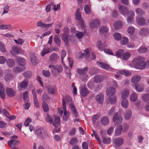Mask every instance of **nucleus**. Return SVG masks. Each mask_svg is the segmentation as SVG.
Here are the masks:
<instances>
[{
  "mask_svg": "<svg viewBox=\"0 0 149 149\" xmlns=\"http://www.w3.org/2000/svg\"><path fill=\"white\" fill-rule=\"evenodd\" d=\"M135 68L138 69H143L145 68L146 63L141 57H137L134 59L133 61Z\"/></svg>",
  "mask_w": 149,
  "mask_h": 149,
  "instance_id": "nucleus-1",
  "label": "nucleus"
},
{
  "mask_svg": "<svg viewBox=\"0 0 149 149\" xmlns=\"http://www.w3.org/2000/svg\"><path fill=\"white\" fill-rule=\"evenodd\" d=\"M88 69V68L87 67L83 68H78L77 69L78 73L81 75V78L83 81H85L87 79V73Z\"/></svg>",
  "mask_w": 149,
  "mask_h": 149,
  "instance_id": "nucleus-2",
  "label": "nucleus"
},
{
  "mask_svg": "<svg viewBox=\"0 0 149 149\" xmlns=\"http://www.w3.org/2000/svg\"><path fill=\"white\" fill-rule=\"evenodd\" d=\"M123 118L118 113H115L113 119V122L115 124H121L122 122Z\"/></svg>",
  "mask_w": 149,
  "mask_h": 149,
  "instance_id": "nucleus-3",
  "label": "nucleus"
},
{
  "mask_svg": "<svg viewBox=\"0 0 149 149\" xmlns=\"http://www.w3.org/2000/svg\"><path fill=\"white\" fill-rule=\"evenodd\" d=\"M124 142L123 139L121 137L115 138L113 141L114 144L117 147L121 146L123 144Z\"/></svg>",
  "mask_w": 149,
  "mask_h": 149,
  "instance_id": "nucleus-4",
  "label": "nucleus"
},
{
  "mask_svg": "<svg viewBox=\"0 0 149 149\" xmlns=\"http://www.w3.org/2000/svg\"><path fill=\"white\" fill-rule=\"evenodd\" d=\"M28 80L26 79H25L18 85V88L19 90L21 91L25 90L28 85Z\"/></svg>",
  "mask_w": 149,
  "mask_h": 149,
  "instance_id": "nucleus-5",
  "label": "nucleus"
},
{
  "mask_svg": "<svg viewBox=\"0 0 149 149\" xmlns=\"http://www.w3.org/2000/svg\"><path fill=\"white\" fill-rule=\"evenodd\" d=\"M118 7L119 10V13L125 15L128 13V10L125 6L118 4Z\"/></svg>",
  "mask_w": 149,
  "mask_h": 149,
  "instance_id": "nucleus-6",
  "label": "nucleus"
},
{
  "mask_svg": "<svg viewBox=\"0 0 149 149\" xmlns=\"http://www.w3.org/2000/svg\"><path fill=\"white\" fill-rule=\"evenodd\" d=\"M35 133L38 136L42 139L45 138L46 135L44 130L43 129H37Z\"/></svg>",
  "mask_w": 149,
  "mask_h": 149,
  "instance_id": "nucleus-7",
  "label": "nucleus"
},
{
  "mask_svg": "<svg viewBox=\"0 0 149 149\" xmlns=\"http://www.w3.org/2000/svg\"><path fill=\"white\" fill-rule=\"evenodd\" d=\"M137 23L139 25L143 26L145 24V20L143 16H138L136 18Z\"/></svg>",
  "mask_w": 149,
  "mask_h": 149,
  "instance_id": "nucleus-8",
  "label": "nucleus"
},
{
  "mask_svg": "<svg viewBox=\"0 0 149 149\" xmlns=\"http://www.w3.org/2000/svg\"><path fill=\"white\" fill-rule=\"evenodd\" d=\"M134 12L133 11H130L128 13L127 18V22L130 24L132 23L134 19Z\"/></svg>",
  "mask_w": 149,
  "mask_h": 149,
  "instance_id": "nucleus-9",
  "label": "nucleus"
},
{
  "mask_svg": "<svg viewBox=\"0 0 149 149\" xmlns=\"http://www.w3.org/2000/svg\"><path fill=\"white\" fill-rule=\"evenodd\" d=\"M75 18L78 20L79 21V22L81 26L84 24V21L81 18V14L79 11V9L78 8L77 10L76 13L75 14Z\"/></svg>",
  "mask_w": 149,
  "mask_h": 149,
  "instance_id": "nucleus-10",
  "label": "nucleus"
},
{
  "mask_svg": "<svg viewBox=\"0 0 149 149\" xmlns=\"http://www.w3.org/2000/svg\"><path fill=\"white\" fill-rule=\"evenodd\" d=\"M15 60L21 66H24V65L26 64L25 59L20 57L18 56H16L15 58Z\"/></svg>",
  "mask_w": 149,
  "mask_h": 149,
  "instance_id": "nucleus-11",
  "label": "nucleus"
},
{
  "mask_svg": "<svg viewBox=\"0 0 149 149\" xmlns=\"http://www.w3.org/2000/svg\"><path fill=\"white\" fill-rule=\"evenodd\" d=\"M95 100L98 103L100 104H103L104 100V96L102 93H100L99 95L96 96Z\"/></svg>",
  "mask_w": 149,
  "mask_h": 149,
  "instance_id": "nucleus-12",
  "label": "nucleus"
},
{
  "mask_svg": "<svg viewBox=\"0 0 149 149\" xmlns=\"http://www.w3.org/2000/svg\"><path fill=\"white\" fill-rule=\"evenodd\" d=\"M104 80V77L102 75H95L94 77V81L96 83H100L102 81Z\"/></svg>",
  "mask_w": 149,
  "mask_h": 149,
  "instance_id": "nucleus-13",
  "label": "nucleus"
},
{
  "mask_svg": "<svg viewBox=\"0 0 149 149\" xmlns=\"http://www.w3.org/2000/svg\"><path fill=\"white\" fill-rule=\"evenodd\" d=\"M7 95L10 97H12L15 96V92L12 88H8L6 90Z\"/></svg>",
  "mask_w": 149,
  "mask_h": 149,
  "instance_id": "nucleus-14",
  "label": "nucleus"
},
{
  "mask_svg": "<svg viewBox=\"0 0 149 149\" xmlns=\"http://www.w3.org/2000/svg\"><path fill=\"white\" fill-rule=\"evenodd\" d=\"M100 25V20L98 19H96L92 21L90 24V27L92 28H94L97 27Z\"/></svg>",
  "mask_w": 149,
  "mask_h": 149,
  "instance_id": "nucleus-15",
  "label": "nucleus"
},
{
  "mask_svg": "<svg viewBox=\"0 0 149 149\" xmlns=\"http://www.w3.org/2000/svg\"><path fill=\"white\" fill-rule=\"evenodd\" d=\"M116 92L115 89L112 87L108 88L106 90V93L107 95L111 96L114 95Z\"/></svg>",
  "mask_w": 149,
  "mask_h": 149,
  "instance_id": "nucleus-16",
  "label": "nucleus"
},
{
  "mask_svg": "<svg viewBox=\"0 0 149 149\" xmlns=\"http://www.w3.org/2000/svg\"><path fill=\"white\" fill-rule=\"evenodd\" d=\"M80 93L82 96L85 97L88 95L89 91L86 87H84L80 90Z\"/></svg>",
  "mask_w": 149,
  "mask_h": 149,
  "instance_id": "nucleus-17",
  "label": "nucleus"
},
{
  "mask_svg": "<svg viewBox=\"0 0 149 149\" xmlns=\"http://www.w3.org/2000/svg\"><path fill=\"white\" fill-rule=\"evenodd\" d=\"M129 95V90L126 89H123L122 91L121 97L123 99H125Z\"/></svg>",
  "mask_w": 149,
  "mask_h": 149,
  "instance_id": "nucleus-18",
  "label": "nucleus"
},
{
  "mask_svg": "<svg viewBox=\"0 0 149 149\" xmlns=\"http://www.w3.org/2000/svg\"><path fill=\"white\" fill-rule=\"evenodd\" d=\"M117 100V97L116 95L109 97L107 101V104L110 103L112 104H114L116 103Z\"/></svg>",
  "mask_w": 149,
  "mask_h": 149,
  "instance_id": "nucleus-19",
  "label": "nucleus"
},
{
  "mask_svg": "<svg viewBox=\"0 0 149 149\" xmlns=\"http://www.w3.org/2000/svg\"><path fill=\"white\" fill-rule=\"evenodd\" d=\"M123 127L122 125H119L117 126L115 131V134L116 136H119L123 131Z\"/></svg>",
  "mask_w": 149,
  "mask_h": 149,
  "instance_id": "nucleus-20",
  "label": "nucleus"
},
{
  "mask_svg": "<svg viewBox=\"0 0 149 149\" xmlns=\"http://www.w3.org/2000/svg\"><path fill=\"white\" fill-rule=\"evenodd\" d=\"M5 89L3 84L0 82V96L3 99L5 98Z\"/></svg>",
  "mask_w": 149,
  "mask_h": 149,
  "instance_id": "nucleus-21",
  "label": "nucleus"
},
{
  "mask_svg": "<svg viewBox=\"0 0 149 149\" xmlns=\"http://www.w3.org/2000/svg\"><path fill=\"white\" fill-rule=\"evenodd\" d=\"M109 119L107 116L102 117L101 119V122L102 124L104 125H108L109 123Z\"/></svg>",
  "mask_w": 149,
  "mask_h": 149,
  "instance_id": "nucleus-22",
  "label": "nucleus"
},
{
  "mask_svg": "<svg viewBox=\"0 0 149 149\" xmlns=\"http://www.w3.org/2000/svg\"><path fill=\"white\" fill-rule=\"evenodd\" d=\"M61 38L66 45H68L69 43V38L68 35L67 33H63L62 35Z\"/></svg>",
  "mask_w": 149,
  "mask_h": 149,
  "instance_id": "nucleus-23",
  "label": "nucleus"
},
{
  "mask_svg": "<svg viewBox=\"0 0 149 149\" xmlns=\"http://www.w3.org/2000/svg\"><path fill=\"white\" fill-rule=\"evenodd\" d=\"M136 90L138 92L142 91L144 87V86L142 84H137L134 85Z\"/></svg>",
  "mask_w": 149,
  "mask_h": 149,
  "instance_id": "nucleus-24",
  "label": "nucleus"
},
{
  "mask_svg": "<svg viewBox=\"0 0 149 149\" xmlns=\"http://www.w3.org/2000/svg\"><path fill=\"white\" fill-rule=\"evenodd\" d=\"M141 79V77L139 75L134 76L132 78L131 82L133 83L136 84Z\"/></svg>",
  "mask_w": 149,
  "mask_h": 149,
  "instance_id": "nucleus-25",
  "label": "nucleus"
},
{
  "mask_svg": "<svg viewBox=\"0 0 149 149\" xmlns=\"http://www.w3.org/2000/svg\"><path fill=\"white\" fill-rule=\"evenodd\" d=\"M58 55L56 53H53L50 56L49 60L52 62H55L57 61L59 58Z\"/></svg>",
  "mask_w": 149,
  "mask_h": 149,
  "instance_id": "nucleus-26",
  "label": "nucleus"
},
{
  "mask_svg": "<svg viewBox=\"0 0 149 149\" xmlns=\"http://www.w3.org/2000/svg\"><path fill=\"white\" fill-rule=\"evenodd\" d=\"M48 93L50 94H54L56 91L55 87L52 86H47Z\"/></svg>",
  "mask_w": 149,
  "mask_h": 149,
  "instance_id": "nucleus-27",
  "label": "nucleus"
},
{
  "mask_svg": "<svg viewBox=\"0 0 149 149\" xmlns=\"http://www.w3.org/2000/svg\"><path fill=\"white\" fill-rule=\"evenodd\" d=\"M25 70V68L24 66H23L22 68L19 67H16L13 68V71L15 73L20 72Z\"/></svg>",
  "mask_w": 149,
  "mask_h": 149,
  "instance_id": "nucleus-28",
  "label": "nucleus"
},
{
  "mask_svg": "<svg viewBox=\"0 0 149 149\" xmlns=\"http://www.w3.org/2000/svg\"><path fill=\"white\" fill-rule=\"evenodd\" d=\"M14 78L13 75L11 73L8 74H6L4 77V79L6 81H10Z\"/></svg>",
  "mask_w": 149,
  "mask_h": 149,
  "instance_id": "nucleus-29",
  "label": "nucleus"
},
{
  "mask_svg": "<svg viewBox=\"0 0 149 149\" xmlns=\"http://www.w3.org/2000/svg\"><path fill=\"white\" fill-rule=\"evenodd\" d=\"M148 33V29L147 28H143L141 29L139 32V34L141 36H145Z\"/></svg>",
  "mask_w": 149,
  "mask_h": 149,
  "instance_id": "nucleus-30",
  "label": "nucleus"
},
{
  "mask_svg": "<svg viewBox=\"0 0 149 149\" xmlns=\"http://www.w3.org/2000/svg\"><path fill=\"white\" fill-rule=\"evenodd\" d=\"M97 63L100 67L105 69H107L109 68V66L108 65L102 62H99L97 61Z\"/></svg>",
  "mask_w": 149,
  "mask_h": 149,
  "instance_id": "nucleus-31",
  "label": "nucleus"
},
{
  "mask_svg": "<svg viewBox=\"0 0 149 149\" xmlns=\"http://www.w3.org/2000/svg\"><path fill=\"white\" fill-rule=\"evenodd\" d=\"M123 24L120 21H118L115 23L113 24L115 29H118L121 28L123 26Z\"/></svg>",
  "mask_w": 149,
  "mask_h": 149,
  "instance_id": "nucleus-32",
  "label": "nucleus"
},
{
  "mask_svg": "<svg viewBox=\"0 0 149 149\" xmlns=\"http://www.w3.org/2000/svg\"><path fill=\"white\" fill-rule=\"evenodd\" d=\"M96 46L99 50L103 51L104 49V47L103 46V44L101 41L99 40L96 43Z\"/></svg>",
  "mask_w": 149,
  "mask_h": 149,
  "instance_id": "nucleus-33",
  "label": "nucleus"
},
{
  "mask_svg": "<svg viewBox=\"0 0 149 149\" xmlns=\"http://www.w3.org/2000/svg\"><path fill=\"white\" fill-rule=\"evenodd\" d=\"M30 57L31 58V60L32 63L33 65H35L36 63V58L35 54L32 53H30Z\"/></svg>",
  "mask_w": 149,
  "mask_h": 149,
  "instance_id": "nucleus-34",
  "label": "nucleus"
},
{
  "mask_svg": "<svg viewBox=\"0 0 149 149\" xmlns=\"http://www.w3.org/2000/svg\"><path fill=\"white\" fill-rule=\"evenodd\" d=\"M7 65L10 67H13L15 65V62L13 59L9 58L6 61Z\"/></svg>",
  "mask_w": 149,
  "mask_h": 149,
  "instance_id": "nucleus-35",
  "label": "nucleus"
},
{
  "mask_svg": "<svg viewBox=\"0 0 149 149\" xmlns=\"http://www.w3.org/2000/svg\"><path fill=\"white\" fill-rule=\"evenodd\" d=\"M54 40L58 46H59L61 44V40L58 35H56L54 37Z\"/></svg>",
  "mask_w": 149,
  "mask_h": 149,
  "instance_id": "nucleus-36",
  "label": "nucleus"
},
{
  "mask_svg": "<svg viewBox=\"0 0 149 149\" xmlns=\"http://www.w3.org/2000/svg\"><path fill=\"white\" fill-rule=\"evenodd\" d=\"M119 74L124 75L126 76H129L132 73L128 70H123L119 71Z\"/></svg>",
  "mask_w": 149,
  "mask_h": 149,
  "instance_id": "nucleus-37",
  "label": "nucleus"
},
{
  "mask_svg": "<svg viewBox=\"0 0 149 149\" xmlns=\"http://www.w3.org/2000/svg\"><path fill=\"white\" fill-rule=\"evenodd\" d=\"M60 118L58 116L56 117L54 119L53 125L55 127H58L60 123Z\"/></svg>",
  "mask_w": 149,
  "mask_h": 149,
  "instance_id": "nucleus-38",
  "label": "nucleus"
},
{
  "mask_svg": "<svg viewBox=\"0 0 149 149\" xmlns=\"http://www.w3.org/2000/svg\"><path fill=\"white\" fill-rule=\"evenodd\" d=\"M45 119L46 121L50 124H52L53 123V119L52 116L49 115L48 113L46 114Z\"/></svg>",
  "mask_w": 149,
  "mask_h": 149,
  "instance_id": "nucleus-39",
  "label": "nucleus"
},
{
  "mask_svg": "<svg viewBox=\"0 0 149 149\" xmlns=\"http://www.w3.org/2000/svg\"><path fill=\"white\" fill-rule=\"evenodd\" d=\"M131 56L130 53L128 52L123 53V58L125 60H127Z\"/></svg>",
  "mask_w": 149,
  "mask_h": 149,
  "instance_id": "nucleus-40",
  "label": "nucleus"
},
{
  "mask_svg": "<svg viewBox=\"0 0 149 149\" xmlns=\"http://www.w3.org/2000/svg\"><path fill=\"white\" fill-rule=\"evenodd\" d=\"M132 115V113L131 111L130 110H127L124 115L125 118L126 120L129 119L131 117Z\"/></svg>",
  "mask_w": 149,
  "mask_h": 149,
  "instance_id": "nucleus-41",
  "label": "nucleus"
},
{
  "mask_svg": "<svg viewBox=\"0 0 149 149\" xmlns=\"http://www.w3.org/2000/svg\"><path fill=\"white\" fill-rule=\"evenodd\" d=\"M136 14L139 16L143 15L145 13V11L143 9L140 8H137L135 10Z\"/></svg>",
  "mask_w": 149,
  "mask_h": 149,
  "instance_id": "nucleus-42",
  "label": "nucleus"
},
{
  "mask_svg": "<svg viewBox=\"0 0 149 149\" xmlns=\"http://www.w3.org/2000/svg\"><path fill=\"white\" fill-rule=\"evenodd\" d=\"M121 104L123 107L127 108L129 105L128 101L126 99H123L121 101Z\"/></svg>",
  "mask_w": 149,
  "mask_h": 149,
  "instance_id": "nucleus-43",
  "label": "nucleus"
},
{
  "mask_svg": "<svg viewBox=\"0 0 149 149\" xmlns=\"http://www.w3.org/2000/svg\"><path fill=\"white\" fill-rule=\"evenodd\" d=\"M23 97L25 102H27L29 100L28 93L27 91H26L23 93Z\"/></svg>",
  "mask_w": 149,
  "mask_h": 149,
  "instance_id": "nucleus-44",
  "label": "nucleus"
},
{
  "mask_svg": "<svg viewBox=\"0 0 149 149\" xmlns=\"http://www.w3.org/2000/svg\"><path fill=\"white\" fill-rule=\"evenodd\" d=\"M62 104L64 111V116H68L67 114L66 102L64 99L62 100Z\"/></svg>",
  "mask_w": 149,
  "mask_h": 149,
  "instance_id": "nucleus-45",
  "label": "nucleus"
},
{
  "mask_svg": "<svg viewBox=\"0 0 149 149\" xmlns=\"http://www.w3.org/2000/svg\"><path fill=\"white\" fill-rule=\"evenodd\" d=\"M142 100L145 102L149 101V94L146 93L143 95L141 98Z\"/></svg>",
  "mask_w": 149,
  "mask_h": 149,
  "instance_id": "nucleus-46",
  "label": "nucleus"
},
{
  "mask_svg": "<svg viewBox=\"0 0 149 149\" xmlns=\"http://www.w3.org/2000/svg\"><path fill=\"white\" fill-rule=\"evenodd\" d=\"M42 108L44 111L45 112H47L49 110V107L47 104L45 102H43L42 104Z\"/></svg>",
  "mask_w": 149,
  "mask_h": 149,
  "instance_id": "nucleus-47",
  "label": "nucleus"
},
{
  "mask_svg": "<svg viewBox=\"0 0 149 149\" xmlns=\"http://www.w3.org/2000/svg\"><path fill=\"white\" fill-rule=\"evenodd\" d=\"M130 100L133 102L136 101L137 99V96L136 94L132 93L130 97Z\"/></svg>",
  "mask_w": 149,
  "mask_h": 149,
  "instance_id": "nucleus-48",
  "label": "nucleus"
},
{
  "mask_svg": "<svg viewBox=\"0 0 149 149\" xmlns=\"http://www.w3.org/2000/svg\"><path fill=\"white\" fill-rule=\"evenodd\" d=\"M0 51L3 53H6V51L5 45L1 42H0Z\"/></svg>",
  "mask_w": 149,
  "mask_h": 149,
  "instance_id": "nucleus-49",
  "label": "nucleus"
},
{
  "mask_svg": "<svg viewBox=\"0 0 149 149\" xmlns=\"http://www.w3.org/2000/svg\"><path fill=\"white\" fill-rule=\"evenodd\" d=\"M147 48L144 46H142L139 48L138 49V52L139 53H143L146 52L147 51Z\"/></svg>",
  "mask_w": 149,
  "mask_h": 149,
  "instance_id": "nucleus-50",
  "label": "nucleus"
},
{
  "mask_svg": "<svg viewBox=\"0 0 149 149\" xmlns=\"http://www.w3.org/2000/svg\"><path fill=\"white\" fill-rule=\"evenodd\" d=\"M124 53V50L123 49H119L116 52V55L117 56L121 58L122 56V55H123V54Z\"/></svg>",
  "mask_w": 149,
  "mask_h": 149,
  "instance_id": "nucleus-51",
  "label": "nucleus"
},
{
  "mask_svg": "<svg viewBox=\"0 0 149 149\" xmlns=\"http://www.w3.org/2000/svg\"><path fill=\"white\" fill-rule=\"evenodd\" d=\"M77 142L78 140L77 138L76 137H74L71 139L69 143L71 145H73L74 144L77 143Z\"/></svg>",
  "mask_w": 149,
  "mask_h": 149,
  "instance_id": "nucleus-52",
  "label": "nucleus"
},
{
  "mask_svg": "<svg viewBox=\"0 0 149 149\" xmlns=\"http://www.w3.org/2000/svg\"><path fill=\"white\" fill-rule=\"evenodd\" d=\"M111 142V140L110 138L107 137L105 138L102 137V142L105 144H109Z\"/></svg>",
  "mask_w": 149,
  "mask_h": 149,
  "instance_id": "nucleus-53",
  "label": "nucleus"
},
{
  "mask_svg": "<svg viewBox=\"0 0 149 149\" xmlns=\"http://www.w3.org/2000/svg\"><path fill=\"white\" fill-rule=\"evenodd\" d=\"M63 68L60 65H55L54 70H56L58 73H60L63 71Z\"/></svg>",
  "mask_w": 149,
  "mask_h": 149,
  "instance_id": "nucleus-54",
  "label": "nucleus"
},
{
  "mask_svg": "<svg viewBox=\"0 0 149 149\" xmlns=\"http://www.w3.org/2000/svg\"><path fill=\"white\" fill-rule=\"evenodd\" d=\"M50 50L49 48H45L43 49L42 52H41V55L42 56H44L45 54L49 52Z\"/></svg>",
  "mask_w": 149,
  "mask_h": 149,
  "instance_id": "nucleus-55",
  "label": "nucleus"
},
{
  "mask_svg": "<svg viewBox=\"0 0 149 149\" xmlns=\"http://www.w3.org/2000/svg\"><path fill=\"white\" fill-rule=\"evenodd\" d=\"M99 30L101 33H106L108 32V29L107 27L103 26L100 28Z\"/></svg>",
  "mask_w": 149,
  "mask_h": 149,
  "instance_id": "nucleus-56",
  "label": "nucleus"
},
{
  "mask_svg": "<svg viewBox=\"0 0 149 149\" xmlns=\"http://www.w3.org/2000/svg\"><path fill=\"white\" fill-rule=\"evenodd\" d=\"M128 39L127 37H123L121 40V43L123 45H125L128 42Z\"/></svg>",
  "mask_w": 149,
  "mask_h": 149,
  "instance_id": "nucleus-57",
  "label": "nucleus"
},
{
  "mask_svg": "<svg viewBox=\"0 0 149 149\" xmlns=\"http://www.w3.org/2000/svg\"><path fill=\"white\" fill-rule=\"evenodd\" d=\"M113 37L114 39L117 40H120L121 38V36L120 33H115L113 34Z\"/></svg>",
  "mask_w": 149,
  "mask_h": 149,
  "instance_id": "nucleus-58",
  "label": "nucleus"
},
{
  "mask_svg": "<svg viewBox=\"0 0 149 149\" xmlns=\"http://www.w3.org/2000/svg\"><path fill=\"white\" fill-rule=\"evenodd\" d=\"M23 76L29 78L32 76L31 72L29 71L25 72L23 73Z\"/></svg>",
  "mask_w": 149,
  "mask_h": 149,
  "instance_id": "nucleus-59",
  "label": "nucleus"
},
{
  "mask_svg": "<svg viewBox=\"0 0 149 149\" xmlns=\"http://www.w3.org/2000/svg\"><path fill=\"white\" fill-rule=\"evenodd\" d=\"M123 132H126L129 128L128 125L126 123H124L123 124Z\"/></svg>",
  "mask_w": 149,
  "mask_h": 149,
  "instance_id": "nucleus-60",
  "label": "nucleus"
},
{
  "mask_svg": "<svg viewBox=\"0 0 149 149\" xmlns=\"http://www.w3.org/2000/svg\"><path fill=\"white\" fill-rule=\"evenodd\" d=\"M93 134L94 135L95 138L97 140V141H98L99 144H100L101 143V141L97 133L95 132L94 130L93 131Z\"/></svg>",
  "mask_w": 149,
  "mask_h": 149,
  "instance_id": "nucleus-61",
  "label": "nucleus"
},
{
  "mask_svg": "<svg viewBox=\"0 0 149 149\" xmlns=\"http://www.w3.org/2000/svg\"><path fill=\"white\" fill-rule=\"evenodd\" d=\"M84 11L86 14L89 15L90 13V9L88 5H85L84 7Z\"/></svg>",
  "mask_w": 149,
  "mask_h": 149,
  "instance_id": "nucleus-62",
  "label": "nucleus"
},
{
  "mask_svg": "<svg viewBox=\"0 0 149 149\" xmlns=\"http://www.w3.org/2000/svg\"><path fill=\"white\" fill-rule=\"evenodd\" d=\"M98 72V70L95 68H93L91 69L90 71V73L92 74H96Z\"/></svg>",
  "mask_w": 149,
  "mask_h": 149,
  "instance_id": "nucleus-63",
  "label": "nucleus"
},
{
  "mask_svg": "<svg viewBox=\"0 0 149 149\" xmlns=\"http://www.w3.org/2000/svg\"><path fill=\"white\" fill-rule=\"evenodd\" d=\"M70 109L75 117L76 118L78 117V115L75 107L70 108Z\"/></svg>",
  "mask_w": 149,
  "mask_h": 149,
  "instance_id": "nucleus-64",
  "label": "nucleus"
}]
</instances>
